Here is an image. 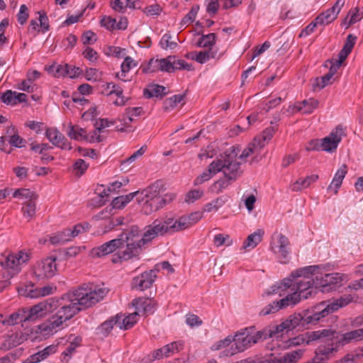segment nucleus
Here are the masks:
<instances>
[{"label": "nucleus", "instance_id": "obj_1", "mask_svg": "<svg viewBox=\"0 0 363 363\" xmlns=\"http://www.w3.org/2000/svg\"><path fill=\"white\" fill-rule=\"evenodd\" d=\"M108 289L102 286L91 284H84L67 293L62 300L67 301L48 322L41 324L39 328L45 335L56 333L62 324L74 317L83 308H89L104 299Z\"/></svg>", "mask_w": 363, "mask_h": 363}, {"label": "nucleus", "instance_id": "obj_2", "mask_svg": "<svg viewBox=\"0 0 363 363\" xmlns=\"http://www.w3.org/2000/svg\"><path fill=\"white\" fill-rule=\"evenodd\" d=\"M352 298L350 295L341 296L333 301H323L316 305L311 312H308L303 316L301 313H295L290 315L283 321V325L292 330L296 327L305 324H315L321 318L327 316L331 313L337 311L350 303Z\"/></svg>", "mask_w": 363, "mask_h": 363}, {"label": "nucleus", "instance_id": "obj_3", "mask_svg": "<svg viewBox=\"0 0 363 363\" xmlns=\"http://www.w3.org/2000/svg\"><path fill=\"white\" fill-rule=\"evenodd\" d=\"M318 266H308L293 272L290 277L292 279L290 291L296 293L300 300L313 296L318 289L315 286V271Z\"/></svg>", "mask_w": 363, "mask_h": 363}, {"label": "nucleus", "instance_id": "obj_4", "mask_svg": "<svg viewBox=\"0 0 363 363\" xmlns=\"http://www.w3.org/2000/svg\"><path fill=\"white\" fill-rule=\"evenodd\" d=\"M238 150L234 147L227 150L223 154L225 163L220 172L223 177L214 182L210 187L211 191L219 194L225 189L242 174L240 163L237 161Z\"/></svg>", "mask_w": 363, "mask_h": 363}, {"label": "nucleus", "instance_id": "obj_5", "mask_svg": "<svg viewBox=\"0 0 363 363\" xmlns=\"http://www.w3.org/2000/svg\"><path fill=\"white\" fill-rule=\"evenodd\" d=\"M120 238H123L120 250L113 255L112 262L118 263L138 257L145 243L140 242L138 227L133 226L130 230L123 232Z\"/></svg>", "mask_w": 363, "mask_h": 363}, {"label": "nucleus", "instance_id": "obj_6", "mask_svg": "<svg viewBox=\"0 0 363 363\" xmlns=\"http://www.w3.org/2000/svg\"><path fill=\"white\" fill-rule=\"evenodd\" d=\"M264 333L262 331H255L254 328H245L238 331L233 336L234 343L225 353L226 357H230L238 353L244 352L259 340H262Z\"/></svg>", "mask_w": 363, "mask_h": 363}, {"label": "nucleus", "instance_id": "obj_7", "mask_svg": "<svg viewBox=\"0 0 363 363\" xmlns=\"http://www.w3.org/2000/svg\"><path fill=\"white\" fill-rule=\"evenodd\" d=\"M143 195V211L145 214L150 215L157 211L166 205L174 200V193H167L163 196L160 195L159 191L155 186H150L141 192Z\"/></svg>", "mask_w": 363, "mask_h": 363}, {"label": "nucleus", "instance_id": "obj_8", "mask_svg": "<svg viewBox=\"0 0 363 363\" xmlns=\"http://www.w3.org/2000/svg\"><path fill=\"white\" fill-rule=\"evenodd\" d=\"M174 225L173 217L167 216L155 219L151 224L145 227L140 242L147 244L157 237L176 233Z\"/></svg>", "mask_w": 363, "mask_h": 363}, {"label": "nucleus", "instance_id": "obj_9", "mask_svg": "<svg viewBox=\"0 0 363 363\" xmlns=\"http://www.w3.org/2000/svg\"><path fill=\"white\" fill-rule=\"evenodd\" d=\"M305 337H306L302 340L306 341V344H309L311 342L318 340L320 338L326 337L328 340L335 342L336 345H337L338 350L340 346H344L354 342L348 332L341 334L331 329H323L308 332L305 334Z\"/></svg>", "mask_w": 363, "mask_h": 363}, {"label": "nucleus", "instance_id": "obj_10", "mask_svg": "<svg viewBox=\"0 0 363 363\" xmlns=\"http://www.w3.org/2000/svg\"><path fill=\"white\" fill-rule=\"evenodd\" d=\"M30 259V253L21 250L16 253L9 254L0 262L11 277L18 274Z\"/></svg>", "mask_w": 363, "mask_h": 363}, {"label": "nucleus", "instance_id": "obj_11", "mask_svg": "<svg viewBox=\"0 0 363 363\" xmlns=\"http://www.w3.org/2000/svg\"><path fill=\"white\" fill-rule=\"evenodd\" d=\"M270 250L280 263L289 262L291 250L290 242L286 236L280 233H275L272 237Z\"/></svg>", "mask_w": 363, "mask_h": 363}, {"label": "nucleus", "instance_id": "obj_12", "mask_svg": "<svg viewBox=\"0 0 363 363\" xmlns=\"http://www.w3.org/2000/svg\"><path fill=\"white\" fill-rule=\"evenodd\" d=\"M57 301L53 298H48L45 301L30 307L25 308L27 322H35L37 320L45 317L48 313L52 311L56 307Z\"/></svg>", "mask_w": 363, "mask_h": 363}, {"label": "nucleus", "instance_id": "obj_13", "mask_svg": "<svg viewBox=\"0 0 363 363\" xmlns=\"http://www.w3.org/2000/svg\"><path fill=\"white\" fill-rule=\"evenodd\" d=\"M315 286L322 291H329L340 284L342 281V276L339 273H322L319 269L315 271Z\"/></svg>", "mask_w": 363, "mask_h": 363}, {"label": "nucleus", "instance_id": "obj_14", "mask_svg": "<svg viewBox=\"0 0 363 363\" xmlns=\"http://www.w3.org/2000/svg\"><path fill=\"white\" fill-rule=\"evenodd\" d=\"M33 272L38 279L54 277L57 272L56 257H48L38 262L34 267Z\"/></svg>", "mask_w": 363, "mask_h": 363}, {"label": "nucleus", "instance_id": "obj_15", "mask_svg": "<svg viewBox=\"0 0 363 363\" xmlns=\"http://www.w3.org/2000/svg\"><path fill=\"white\" fill-rule=\"evenodd\" d=\"M223 164H225L223 154L214 160L208 165V169L194 179V184L196 186L201 185L205 182L210 180L213 175L220 172L221 169L223 168Z\"/></svg>", "mask_w": 363, "mask_h": 363}, {"label": "nucleus", "instance_id": "obj_16", "mask_svg": "<svg viewBox=\"0 0 363 363\" xmlns=\"http://www.w3.org/2000/svg\"><path fill=\"white\" fill-rule=\"evenodd\" d=\"M344 135V129L338 125L331 131L330 135L321 140L322 150L328 152H334Z\"/></svg>", "mask_w": 363, "mask_h": 363}, {"label": "nucleus", "instance_id": "obj_17", "mask_svg": "<svg viewBox=\"0 0 363 363\" xmlns=\"http://www.w3.org/2000/svg\"><path fill=\"white\" fill-rule=\"evenodd\" d=\"M121 240H123V238H120L119 235L117 238L111 240L99 247L93 248L91 251V255L93 257H101L111 254L115 252L117 249L120 248L122 243Z\"/></svg>", "mask_w": 363, "mask_h": 363}, {"label": "nucleus", "instance_id": "obj_18", "mask_svg": "<svg viewBox=\"0 0 363 363\" xmlns=\"http://www.w3.org/2000/svg\"><path fill=\"white\" fill-rule=\"evenodd\" d=\"M345 3V0H337L331 8L318 15L312 23H333L337 18Z\"/></svg>", "mask_w": 363, "mask_h": 363}, {"label": "nucleus", "instance_id": "obj_19", "mask_svg": "<svg viewBox=\"0 0 363 363\" xmlns=\"http://www.w3.org/2000/svg\"><path fill=\"white\" fill-rule=\"evenodd\" d=\"M202 217L203 214L199 211L191 213L189 215L181 216L178 219H176L173 217V222L175 223L174 225L176 227V232L184 230L191 227L199 220H200Z\"/></svg>", "mask_w": 363, "mask_h": 363}, {"label": "nucleus", "instance_id": "obj_20", "mask_svg": "<svg viewBox=\"0 0 363 363\" xmlns=\"http://www.w3.org/2000/svg\"><path fill=\"white\" fill-rule=\"evenodd\" d=\"M46 138L52 144L62 150H71L70 143L65 138L64 135L61 133L57 128H50L46 130Z\"/></svg>", "mask_w": 363, "mask_h": 363}, {"label": "nucleus", "instance_id": "obj_21", "mask_svg": "<svg viewBox=\"0 0 363 363\" xmlns=\"http://www.w3.org/2000/svg\"><path fill=\"white\" fill-rule=\"evenodd\" d=\"M155 278V270L146 271L133 279V286L137 289L144 291L152 286Z\"/></svg>", "mask_w": 363, "mask_h": 363}, {"label": "nucleus", "instance_id": "obj_22", "mask_svg": "<svg viewBox=\"0 0 363 363\" xmlns=\"http://www.w3.org/2000/svg\"><path fill=\"white\" fill-rule=\"evenodd\" d=\"M319 102L317 99L310 98L307 100L298 101L292 106H289L288 111L291 113L297 111H301L303 114H311L318 108Z\"/></svg>", "mask_w": 363, "mask_h": 363}, {"label": "nucleus", "instance_id": "obj_23", "mask_svg": "<svg viewBox=\"0 0 363 363\" xmlns=\"http://www.w3.org/2000/svg\"><path fill=\"white\" fill-rule=\"evenodd\" d=\"M25 322H27L25 308H19L6 317L0 314V325L4 326H13L18 323Z\"/></svg>", "mask_w": 363, "mask_h": 363}, {"label": "nucleus", "instance_id": "obj_24", "mask_svg": "<svg viewBox=\"0 0 363 363\" xmlns=\"http://www.w3.org/2000/svg\"><path fill=\"white\" fill-rule=\"evenodd\" d=\"M133 306L135 308L137 312L143 315L152 314L155 311L157 306L154 301L145 298H138L132 301Z\"/></svg>", "mask_w": 363, "mask_h": 363}, {"label": "nucleus", "instance_id": "obj_25", "mask_svg": "<svg viewBox=\"0 0 363 363\" xmlns=\"http://www.w3.org/2000/svg\"><path fill=\"white\" fill-rule=\"evenodd\" d=\"M54 288L51 286H45L43 287H35L33 284L26 286L24 296L35 298L41 296H45L53 293Z\"/></svg>", "mask_w": 363, "mask_h": 363}, {"label": "nucleus", "instance_id": "obj_26", "mask_svg": "<svg viewBox=\"0 0 363 363\" xmlns=\"http://www.w3.org/2000/svg\"><path fill=\"white\" fill-rule=\"evenodd\" d=\"M116 315H119L120 318L118 319L117 327L121 330H127L132 328L138 320V312L137 311L133 313L128 315L123 313H118Z\"/></svg>", "mask_w": 363, "mask_h": 363}, {"label": "nucleus", "instance_id": "obj_27", "mask_svg": "<svg viewBox=\"0 0 363 363\" xmlns=\"http://www.w3.org/2000/svg\"><path fill=\"white\" fill-rule=\"evenodd\" d=\"M57 351V345H50L38 352L30 355L28 358V363H38L47 359L50 355L56 353Z\"/></svg>", "mask_w": 363, "mask_h": 363}, {"label": "nucleus", "instance_id": "obj_28", "mask_svg": "<svg viewBox=\"0 0 363 363\" xmlns=\"http://www.w3.org/2000/svg\"><path fill=\"white\" fill-rule=\"evenodd\" d=\"M292 279L291 277L284 279L280 282H277L272 285L267 292V295L278 294L279 296H284L287 291L291 287Z\"/></svg>", "mask_w": 363, "mask_h": 363}, {"label": "nucleus", "instance_id": "obj_29", "mask_svg": "<svg viewBox=\"0 0 363 363\" xmlns=\"http://www.w3.org/2000/svg\"><path fill=\"white\" fill-rule=\"evenodd\" d=\"M347 172L346 164H342L336 172L332 180V182L328 187V191H333L335 194L338 192L339 188L341 186L342 181Z\"/></svg>", "mask_w": 363, "mask_h": 363}, {"label": "nucleus", "instance_id": "obj_30", "mask_svg": "<svg viewBox=\"0 0 363 363\" xmlns=\"http://www.w3.org/2000/svg\"><path fill=\"white\" fill-rule=\"evenodd\" d=\"M275 131L274 127L270 126L267 128L260 135L255 138L253 140L254 145H257L261 150L271 140Z\"/></svg>", "mask_w": 363, "mask_h": 363}, {"label": "nucleus", "instance_id": "obj_31", "mask_svg": "<svg viewBox=\"0 0 363 363\" xmlns=\"http://www.w3.org/2000/svg\"><path fill=\"white\" fill-rule=\"evenodd\" d=\"M140 6V0H115L112 2V8L119 12H124L126 8L135 9Z\"/></svg>", "mask_w": 363, "mask_h": 363}, {"label": "nucleus", "instance_id": "obj_32", "mask_svg": "<svg viewBox=\"0 0 363 363\" xmlns=\"http://www.w3.org/2000/svg\"><path fill=\"white\" fill-rule=\"evenodd\" d=\"M106 86L107 90H108L107 93L108 96L115 94L118 97V99L113 102L114 105L121 106L125 104L126 100H125L123 96V90L121 86L113 82L108 83Z\"/></svg>", "mask_w": 363, "mask_h": 363}, {"label": "nucleus", "instance_id": "obj_33", "mask_svg": "<svg viewBox=\"0 0 363 363\" xmlns=\"http://www.w3.org/2000/svg\"><path fill=\"white\" fill-rule=\"evenodd\" d=\"M118 318H120L119 315L112 316L102 323L96 328V333L102 337H107L113 330L114 325L117 326Z\"/></svg>", "mask_w": 363, "mask_h": 363}, {"label": "nucleus", "instance_id": "obj_34", "mask_svg": "<svg viewBox=\"0 0 363 363\" xmlns=\"http://www.w3.org/2000/svg\"><path fill=\"white\" fill-rule=\"evenodd\" d=\"M263 235V230H257L255 232L247 236L246 240L243 243L242 247L245 250L247 248L254 249L262 241Z\"/></svg>", "mask_w": 363, "mask_h": 363}, {"label": "nucleus", "instance_id": "obj_35", "mask_svg": "<svg viewBox=\"0 0 363 363\" xmlns=\"http://www.w3.org/2000/svg\"><path fill=\"white\" fill-rule=\"evenodd\" d=\"M318 179V176L317 174H312L304 179H299L292 184L291 189L294 191H299L302 189H306L313 183L315 182Z\"/></svg>", "mask_w": 363, "mask_h": 363}, {"label": "nucleus", "instance_id": "obj_36", "mask_svg": "<svg viewBox=\"0 0 363 363\" xmlns=\"http://www.w3.org/2000/svg\"><path fill=\"white\" fill-rule=\"evenodd\" d=\"M301 350L292 351L286 353L283 357L279 358L272 359V363H296L302 356Z\"/></svg>", "mask_w": 363, "mask_h": 363}, {"label": "nucleus", "instance_id": "obj_37", "mask_svg": "<svg viewBox=\"0 0 363 363\" xmlns=\"http://www.w3.org/2000/svg\"><path fill=\"white\" fill-rule=\"evenodd\" d=\"M356 40H357L356 36H354L352 34H350L347 35L345 45L343 46L342 49L338 53V56L340 57V62H343L347 58V57L349 55V54L351 52V51L355 44Z\"/></svg>", "mask_w": 363, "mask_h": 363}, {"label": "nucleus", "instance_id": "obj_38", "mask_svg": "<svg viewBox=\"0 0 363 363\" xmlns=\"http://www.w3.org/2000/svg\"><path fill=\"white\" fill-rule=\"evenodd\" d=\"M86 130L81 128L77 125H72L69 123L68 125V130L67 132V135L74 140H84L86 136Z\"/></svg>", "mask_w": 363, "mask_h": 363}, {"label": "nucleus", "instance_id": "obj_39", "mask_svg": "<svg viewBox=\"0 0 363 363\" xmlns=\"http://www.w3.org/2000/svg\"><path fill=\"white\" fill-rule=\"evenodd\" d=\"M217 55V50L213 49H208L194 53L192 59L200 64L206 63L210 59L215 58Z\"/></svg>", "mask_w": 363, "mask_h": 363}, {"label": "nucleus", "instance_id": "obj_40", "mask_svg": "<svg viewBox=\"0 0 363 363\" xmlns=\"http://www.w3.org/2000/svg\"><path fill=\"white\" fill-rule=\"evenodd\" d=\"M68 65H57L53 64L50 66H46L45 69L55 77H65L67 74Z\"/></svg>", "mask_w": 363, "mask_h": 363}, {"label": "nucleus", "instance_id": "obj_41", "mask_svg": "<svg viewBox=\"0 0 363 363\" xmlns=\"http://www.w3.org/2000/svg\"><path fill=\"white\" fill-rule=\"evenodd\" d=\"M287 292L290 294L278 301L281 309L289 306H294L301 301L300 298L296 293L290 291V290L287 291Z\"/></svg>", "mask_w": 363, "mask_h": 363}, {"label": "nucleus", "instance_id": "obj_42", "mask_svg": "<svg viewBox=\"0 0 363 363\" xmlns=\"http://www.w3.org/2000/svg\"><path fill=\"white\" fill-rule=\"evenodd\" d=\"M138 191H135L127 195L116 197L112 201V206L114 208H122L128 203L137 194Z\"/></svg>", "mask_w": 363, "mask_h": 363}, {"label": "nucleus", "instance_id": "obj_43", "mask_svg": "<svg viewBox=\"0 0 363 363\" xmlns=\"http://www.w3.org/2000/svg\"><path fill=\"white\" fill-rule=\"evenodd\" d=\"M69 229H65L62 231H60L55 234H52L50 237V242L52 245L63 244L66 242L71 240L70 236L69 235Z\"/></svg>", "mask_w": 363, "mask_h": 363}, {"label": "nucleus", "instance_id": "obj_44", "mask_svg": "<svg viewBox=\"0 0 363 363\" xmlns=\"http://www.w3.org/2000/svg\"><path fill=\"white\" fill-rule=\"evenodd\" d=\"M166 88L162 85L153 84L144 90V96L147 98L162 96L165 94Z\"/></svg>", "mask_w": 363, "mask_h": 363}, {"label": "nucleus", "instance_id": "obj_45", "mask_svg": "<svg viewBox=\"0 0 363 363\" xmlns=\"http://www.w3.org/2000/svg\"><path fill=\"white\" fill-rule=\"evenodd\" d=\"M233 343H234L233 337H231L230 335H228V337H226L223 340H220L216 342V343H214L212 345L211 349H212V350H223V351H222L223 356H226L225 352L228 349H229V347L232 345H233Z\"/></svg>", "mask_w": 363, "mask_h": 363}, {"label": "nucleus", "instance_id": "obj_46", "mask_svg": "<svg viewBox=\"0 0 363 363\" xmlns=\"http://www.w3.org/2000/svg\"><path fill=\"white\" fill-rule=\"evenodd\" d=\"M184 347V342L183 340H178L172 342L164 346V354L166 357L171 356L174 353H177Z\"/></svg>", "mask_w": 363, "mask_h": 363}, {"label": "nucleus", "instance_id": "obj_47", "mask_svg": "<svg viewBox=\"0 0 363 363\" xmlns=\"http://www.w3.org/2000/svg\"><path fill=\"white\" fill-rule=\"evenodd\" d=\"M142 107L127 108L125 109V112L123 117L122 121L124 124L127 125L128 123L133 121V116H139L142 114Z\"/></svg>", "mask_w": 363, "mask_h": 363}, {"label": "nucleus", "instance_id": "obj_48", "mask_svg": "<svg viewBox=\"0 0 363 363\" xmlns=\"http://www.w3.org/2000/svg\"><path fill=\"white\" fill-rule=\"evenodd\" d=\"M138 65V63L130 57H125L123 62L121 65V74H117V77L121 79V77H125V74L130 72V70L135 67Z\"/></svg>", "mask_w": 363, "mask_h": 363}, {"label": "nucleus", "instance_id": "obj_49", "mask_svg": "<svg viewBox=\"0 0 363 363\" xmlns=\"http://www.w3.org/2000/svg\"><path fill=\"white\" fill-rule=\"evenodd\" d=\"M264 333L263 340L267 339V337H272L274 336H279V333H281L284 331H289V328L286 326L283 325V322L279 325L274 326L272 328L268 330H262Z\"/></svg>", "mask_w": 363, "mask_h": 363}, {"label": "nucleus", "instance_id": "obj_50", "mask_svg": "<svg viewBox=\"0 0 363 363\" xmlns=\"http://www.w3.org/2000/svg\"><path fill=\"white\" fill-rule=\"evenodd\" d=\"M215 41L216 35L214 33L203 35L197 42V45L201 48L213 49L212 47L214 45Z\"/></svg>", "mask_w": 363, "mask_h": 363}, {"label": "nucleus", "instance_id": "obj_51", "mask_svg": "<svg viewBox=\"0 0 363 363\" xmlns=\"http://www.w3.org/2000/svg\"><path fill=\"white\" fill-rule=\"evenodd\" d=\"M363 18V8H352L345 18L349 19L348 23H358Z\"/></svg>", "mask_w": 363, "mask_h": 363}, {"label": "nucleus", "instance_id": "obj_52", "mask_svg": "<svg viewBox=\"0 0 363 363\" xmlns=\"http://www.w3.org/2000/svg\"><path fill=\"white\" fill-rule=\"evenodd\" d=\"M226 202V199L223 196L218 197L211 202L206 203L203 207V211L211 212L213 211H217L218 208L222 207Z\"/></svg>", "mask_w": 363, "mask_h": 363}, {"label": "nucleus", "instance_id": "obj_53", "mask_svg": "<svg viewBox=\"0 0 363 363\" xmlns=\"http://www.w3.org/2000/svg\"><path fill=\"white\" fill-rule=\"evenodd\" d=\"M184 96L182 94L174 95L167 98L164 103V108L165 111H170L173 109L178 104L184 100Z\"/></svg>", "mask_w": 363, "mask_h": 363}, {"label": "nucleus", "instance_id": "obj_54", "mask_svg": "<svg viewBox=\"0 0 363 363\" xmlns=\"http://www.w3.org/2000/svg\"><path fill=\"white\" fill-rule=\"evenodd\" d=\"M333 82V77L331 74H325L321 77H317L315 82L313 84L314 89H322L326 86L331 84Z\"/></svg>", "mask_w": 363, "mask_h": 363}, {"label": "nucleus", "instance_id": "obj_55", "mask_svg": "<svg viewBox=\"0 0 363 363\" xmlns=\"http://www.w3.org/2000/svg\"><path fill=\"white\" fill-rule=\"evenodd\" d=\"M35 211L36 204L31 199L22 208L23 216L28 218H32L35 214Z\"/></svg>", "mask_w": 363, "mask_h": 363}, {"label": "nucleus", "instance_id": "obj_56", "mask_svg": "<svg viewBox=\"0 0 363 363\" xmlns=\"http://www.w3.org/2000/svg\"><path fill=\"white\" fill-rule=\"evenodd\" d=\"M172 72L181 69L191 70L192 67L191 65L186 62L184 60L177 59L174 56L172 60Z\"/></svg>", "mask_w": 363, "mask_h": 363}, {"label": "nucleus", "instance_id": "obj_57", "mask_svg": "<svg viewBox=\"0 0 363 363\" xmlns=\"http://www.w3.org/2000/svg\"><path fill=\"white\" fill-rule=\"evenodd\" d=\"M174 56H169L167 58L157 59L160 66V71L172 72V60Z\"/></svg>", "mask_w": 363, "mask_h": 363}, {"label": "nucleus", "instance_id": "obj_58", "mask_svg": "<svg viewBox=\"0 0 363 363\" xmlns=\"http://www.w3.org/2000/svg\"><path fill=\"white\" fill-rule=\"evenodd\" d=\"M281 308V306L279 303V301H273L272 303L268 304L260 311L261 315H267L269 314L275 313L279 311Z\"/></svg>", "mask_w": 363, "mask_h": 363}, {"label": "nucleus", "instance_id": "obj_59", "mask_svg": "<svg viewBox=\"0 0 363 363\" xmlns=\"http://www.w3.org/2000/svg\"><path fill=\"white\" fill-rule=\"evenodd\" d=\"M141 69L143 73H152L160 71V66L157 59H151L148 64L147 65L142 66Z\"/></svg>", "mask_w": 363, "mask_h": 363}, {"label": "nucleus", "instance_id": "obj_60", "mask_svg": "<svg viewBox=\"0 0 363 363\" xmlns=\"http://www.w3.org/2000/svg\"><path fill=\"white\" fill-rule=\"evenodd\" d=\"M106 55L115 56L116 57H123L125 54V50L120 47L108 46L105 51Z\"/></svg>", "mask_w": 363, "mask_h": 363}, {"label": "nucleus", "instance_id": "obj_61", "mask_svg": "<svg viewBox=\"0 0 363 363\" xmlns=\"http://www.w3.org/2000/svg\"><path fill=\"white\" fill-rule=\"evenodd\" d=\"M104 140V138L99 135V131L96 129L92 132L89 133H86V136L84 140H86L88 143H101Z\"/></svg>", "mask_w": 363, "mask_h": 363}, {"label": "nucleus", "instance_id": "obj_62", "mask_svg": "<svg viewBox=\"0 0 363 363\" xmlns=\"http://www.w3.org/2000/svg\"><path fill=\"white\" fill-rule=\"evenodd\" d=\"M203 195V191L201 189L191 190L186 195L185 201L187 203H194L201 198Z\"/></svg>", "mask_w": 363, "mask_h": 363}, {"label": "nucleus", "instance_id": "obj_63", "mask_svg": "<svg viewBox=\"0 0 363 363\" xmlns=\"http://www.w3.org/2000/svg\"><path fill=\"white\" fill-rule=\"evenodd\" d=\"M89 167V164L82 159H78L73 164L74 170L76 172V174L82 175Z\"/></svg>", "mask_w": 363, "mask_h": 363}, {"label": "nucleus", "instance_id": "obj_64", "mask_svg": "<svg viewBox=\"0 0 363 363\" xmlns=\"http://www.w3.org/2000/svg\"><path fill=\"white\" fill-rule=\"evenodd\" d=\"M34 196V193L28 189H18L13 193V198L29 199H31Z\"/></svg>", "mask_w": 363, "mask_h": 363}]
</instances>
